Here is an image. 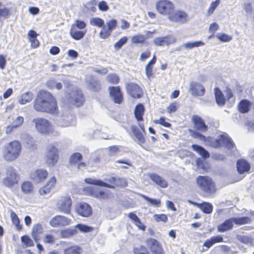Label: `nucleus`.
<instances>
[{
    "label": "nucleus",
    "mask_w": 254,
    "mask_h": 254,
    "mask_svg": "<svg viewBox=\"0 0 254 254\" xmlns=\"http://www.w3.org/2000/svg\"><path fill=\"white\" fill-rule=\"evenodd\" d=\"M33 108L39 112L55 114L58 113V106L56 98L50 92L41 90L33 102Z\"/></svg>",
    "instance_id": "f257e3e1"
},
{
    "label": "nucleus",
    "mask_w": 254,
    "mask_h": 254,
    "mask_svg": "<svg viewBox=\"0 0 254 254\" xmlns=\"http://www.w3.org/2000/svg\"><path fill=\"white\" fill-rule=\"evenodd\" d=\"M189 131L193 138H198L200 140L205 142H208L210 143L211 147L215 148H221L224 145L227 148L232 149L235 146V144L231 138L227 134H220L218 138L212 139L211 137L205 136L198 131H194L191 129H189Z\"/></svg>",
    "instance_id": "f03ea898"
},
{
    "label": "nucleus",
    "mask_w": 254,
    "mask_h": 254,
    "mask_svg": "<svg viewBox=\"0 0 254 254\" xmlns=\"http://www.w3.org/2000/svg\"><path fill=\"white\" fill-rule=\"evenodd\" d=\"M91 25L102 27L99 35L102 39H107L110 37L112 32L115 30L118 26V21L116 19H111L106 22V26L104 25V21L101 18L94 17L90 20Z\"/></svg>",
    "instance_id": "7ed1b4c3"
},
{
    "label": "nucleus",
    "mask_w": 254,
    "mask_h": 254,
    "mask_svg": "<svg viewBox=\"0 0 254 254\" xmlns=\"http://www.w3.org/2000/svg\"><path fill=\"white\" fill-rule=\"evenodd\" d=\"M196 183L200 190L207 195L213 194L217 189L212 179L207 176H198L196 179Z\"/></svg>",
    "instance_id": "20e7f679"
},
{
    "label": "nucleus",
    "mask_w": 254,
    "mask_h": 254,
    "mask_svg": "<svg viewBox=\"0 0 254 254\" xmlns=\"http://www.w3.org/2000/svg\"><path fill=\"white\" fill-rule=\"evenodd\" d=\"M3 158L7 161L15 160L19 156L21 151V144L18 140L9 142L5 147Z\"/></svg>",
    "instance_id": "39448f33"
},
{
    "label": "nucleus",
    "mask_w": 254,
    "mask_h": 254,
    "mask_svg": "<svg viewBox=\"0 0 254 254\" xmlns=\"http://www.w3.org/2000/svg\"><path fill=\"white\" fill-rule=\"evenodd\" d=\"M85 195L96 198L100 200H105L109 199L111 196V192L107 190H100L97 188L87 186L83 189Z\"/></svg>",
    "instance_id": "423d86ee"
},
{
    "label": "nucleus",
    "mask_w": 254,
    "mask_h": 254,
    "mask_svg": "<svg viewBox=\"0 0 254 254\" xmlns=\"http://www.w3.org/2000/svg\"><path fill=\"white\" fill-rule=\"evenodd\" d=\"M125 88L127 95L133 99H138L144 96L143 88L138 84L129 82L126 83Z\"/></svg>",
    "instance_id": "0eeeda50"
},
{
    "label": "nucleus",
    "mask_w": 254,
    "mask_h": 254,
    "mask_svg": "<svg viewBox=\"0 0 254 254\" xmlns=\"http://www.w3.org/2000/svg\"><path fill=\"white\" fill-rule=\"evenodd\" d=\"M72 204L70 196L66 194L60 196L57 202L56 207L60 212L69 214L71 212Z\"/></svg>",
    "instance_id": "6e6552de"
},
{
    "label": "nucleus",
    "mask_w": 254,
    "mask_h": 254,
    "mask_svg": "<svg viewBox=\"0 0 254 254\" xmlns=\"http://www.w3.org/2000/svg\"><path fill=\"white\" fill-rule=\"evenodd\" d=\"M155 7L159 13L168 17L171 12L175 9V5L169 0H159L156 3Z\"/></svg>",
    "instance_id": "1a4fd4ad"
},
{
    "label": "nucleus",
    "mask_w": 254,
    "mask_h": 254,
    "mask_svg": "<svg viewBox=\"0 0 254 254\" xmlns=\"http://www.w3.org/2000/svg\"><path fill=\"white\" fill-rule=\"evenodd\" d=\"M35 127L42 134H48L52 132L53 129L49 121L44 118H36L33 120Z\"/></svg>",
    "instance_id": "9d476101"
},
{
    "label": "nucleus",
    "mask_w": 254,
    "mask_h": 254,
    "mask_svg": "<svg viewBox=\"0 0 254 254\" xmlns=\"http://www.w3.org/2000/svg\"><path fill=\"white\" fill-rule=\"evenodd\" d=\"M19 175L13 168H9L6 172V176L2 180L3 184L8 188H11L18 184Z\"/></svg>",
    "instance_id": "9b49d317"
},
{
    "label": "nucleus",
    "mask_w": 254,
    "mask_h": 254,
    "mask_svg": "<svg viewBox=\"0 0 254 254\" xmlns=\"http://www.w3.org/2000/svg\"><path fill=\"white\" fill-rule=\"evenodd\" d=\"M107 181L109 183L104 182L100 180L94 179L90 178H87L84 179V182L88 184L112 189L116 188L117 178L111 177L108 179Z\"/></svg>",
    "instance_id": "f8f14e48"
},
{
    "label": "nucleus",
    "mask_w": 254,
    "mask_h": 254,
    "mask_svg": "<svg viewBox=\"0 0 254 254\" xmlns=\"http://www.w3.org/2000/svg\"><path fill=\"white\" fill-rule=\"evenodd\" d=\"M168 18L173 22L185 23L188 20V15L183 10H174L168 15Z\"/></svg>",
    "instance_id": "ddd939ff"
},
{
    "label": "nucleus",
    "mask_w": 254,
    "mask_h": 254,
    "mask_svg": "<svg viewBox=\"0 0 254 254\" xmlns=\"http://www.w3.org/2000/svg\"><path fill=\"white\" fill-rule=\"evenodd\" d=\"M71 220L63 215H57L53 217L50 221L49 224L52 227L60 228L69 225Z\"/></svg>",
    "instance_id": "4468645a"
},
{
    "label": "nucleus",
    "mask_w": 254,
    "mask_h": 254,
    "mask_svg": "<svg viewBox=\"0 0 254 254\" xmlns=\"http://www.w3.org/2000/svg\"><path fill=\"white\" fill-rule=\"evenodd\" d=\"M59 159V151L55 146L52 145L49 148L46 156V163L49 166H54Z\"/></svg>",
    "instance_id": "2eb2a0df"
},
{
    "label": "nucleus",
    "mask_w": 254,
    "mask_h": 254,
    "mask_svg": "<svg viewBox=\"0 0 254 254\" xmlns=\"http://www.w3.org/2000/svg\"><path fill=\"white\" fill-rule=\"evenodd\" d=\"M109 92L110 97L116 104H120L124 101V95L119 86H109Z\"/></svg>",
    "instance_id": "dca6fc26"
},
{
    "label": "nucleus",
    "mask_w": 254,
    "mask_h": 254,
    "mask_svg": "<svg viewBox=\"0 0 254 254\" xmlns=\"http://www.w3.org/2000/svg\"><path fill=\"white\" fill-rule=\"evenodd\" d=\"M49 175L48 171L45 169H37L30 174V179L37 183L44 182Z\"/></svg>",
    "instance_id": "f3484780"
},
{
    "label": "nucleus",
    "mask_w": 254,
    "mask_h": 254,
    "mask_svg": "<svg viewBox=\"0 0 254 254\" xmlns=\"http://www.w3.org/2000/svg\"><path fill=\"white\" fill-rule=\"evenodd\" d=\"M146 244L153 254H165L161 244L155 239H147Z\"/></svg>",
    "instance_id": "a211bd4d"
},
{
    "label": "nucleus",
    "mask_w": 254,
    "mask_h": 254,
    "mask_svg": "<svg viewBox=\"0 0 254 254\" xmlns=\"http://www.w3.org/2000/svg\"><path fill=\"white\" fill-rule=\"evenodd\" d=\"M77 213L85 217H89L92 214V209L89 204L86 202H80L75 207Z\"/></svg>",
    "instance_id": "6ab92c4d"
},
{
    "label": "nucleus",
    "mask_w": 254,
    "mask_h": 254,
    "mask_svg": "<svg viewBox=\"0 0 254 254\" xmlns=\"http://www.w3.org/2000/svg\"><path fill=\"white\" fill-rule=\"evenodd\" d=\"M191 121L197 131L205 132L208 130V126L205 124L204 120L200 117L197 115H193L192 116Z\"/></svg>",
    "instance_id": "aec40b11"
},
{
    "label": "nucleus",
    "mask_w": 254,
    "mask_h": 254,
    "mask_svg": "<svg viewBox=\"0 0 254 254\" xmlns=\"http://www.w3.org/2000/svg\"><path fill=\"white\" fill-rule=\"evenodd\" d=\"M57 183V179L55 176L52 177L46 184L39 190L40 195H45L50 192Z\"/></svg>",
    "instance_id": "412c9836"
},
{
    "label": "nucleus",
    "mask_w": 254,
    "mask_h": 254,
    "mask_svg": "<svg viewBox=\"0 0 254 254\" xmlns=\"http://www.w3.org/2000/svg\"><path fill=\"white\" fill-rule=\"evenodd\" d=\"M190 90L194 96H202L205 92L204 86L196 82H191L190 84Z\"/></svg>",
    "instance_id": "4be33fe9"
},
{
    "label": "nucleus",
    "mask_w": 254,
    "mask_h": 254,
    "mask_svg": "<svg viewBox=\"0 0 254 254\" xmlns=\"http://www.w3.org/2000/svg\"><path fill=\"white\" fill-rule=\"evenodd\" d=\"M237 170L239 174H243L248 173L251 169V165L249 162L245 159H238L236 163Z\"/></svg>",
    "instance_id": "5701e85b"
},
{
    "label": "nucleus",
    "mask_w": 254,
    "mask_h": 254,
    "mask_svg": "<svg viewBox=\"0 0 254 254\" xmlns=\"http://www.w3.org/2000/svg\"><path fill=\"white\" fill-rule=\"evenodd\" d=\"M148 176L154 183L160 188L164 189L168 186L167 181L157 174L150 173Z\"/></svg>",
    "instance_id": "b1692460"
},
{
    "label": "nucleus",
    "mask_w": 254,
    "mask_h": 254,
    "mask_svg": "<svg viewBox=\"0 0 254 254\" xmlns=\"http://www.w3.org/2000/svg\"><path fill=\"white\" fill-rule=\"evenodd\" d=\"M155 30L152 32L150 31H147L146 33L147 36L140 34L135 35L131 37V42L132 43L134 44H144L145 42L147 37H149V34H152L155 33Z\"/></svg>",
    "instance_id": "393cba45"
},
{
    "label": "nucleus",
    "mask_w": 254,
    "mask_h": 254,
    "mask_svg": "<svg viewBox=\"0 0 254 254\" xmlns=\"http://www.w3.org/2000/svg\"><path fill=\"white\" fill-rule=\"evenodd\" d=\"M190 203L199 208L204 213L210 214L213 211V205L209 202L197 203L190 201Z\"/></svg>",
    "instance_id": "a878e982"
},
{
    "label": "nucleus",
    "mask_w": 254,
    "mask_h": 254,
    "mask_svg": "<svg viewBox=\"0 0 254 254\" xmlns=\"http://www.w3.org/2000/svg\"><path fill=\"white\" fill-rule=\"evenodd\" d=\"M145 111V107L141 103L137 104L135 107L134 115L135 118L138 123L143 121V116Z\"/></svg>",
    "instance_id": "bb28decb"
},
{
    "label": "nucleus",
    "mask_w": 254,
    "mask_h": 254,
    "mask_svg": "<svg viewBox=\"0 0 254 254\" xmlns=\"http://www.w3.org/2000/svg\"><path fill=\"white\" fill-rule=\"evenodd\" d=\"M233 224L232 217L226 219L223 223L218 226L217 230L221 233L230 230L233 227Z\"/></svg>",
    "instance_id": "cd10ccee"
},
{
    "label": "nucleus",
    "mask_w": 254,
    "mask_h": 254,
    "mask_svg": "<svg viewBox=\"0 0 254 254\" xmlns=\"http://www.w3.org/2000/svg\"><path fill=\"white\" fill-rule=\"evenodd\" d=\"M86 33V30H78L74 25H72L69 31L70 36L75 40L82 39Z\"/></svg>",
    "instance_id": "c85d7f7f"
},
{
    "label": "nucleus",
    "mask_w": 254,
    "mask_h": 254,
    "mask_svg": "<svg viewBox=\"0 0 254 254\" xmlns=\"http://www.w3.org/2000/svg\"><path fill=\"white\" fill-rule=\"evenodd\" d=\"M73 104L77 107L81 106L84 102L83 95L80 90H76L73 94Z\"/></svg>",
    "instance_id": "c756f323"
},
{
    "label": "nucleus",
    "mask_w": 254,
    "mask_h": 254,
    "mask_svg": "<svg viewBox=\"0 0 254 254\" xmlns=\"http://www.w3.org/2000/svg\"><path fill=\"white\" fill-rule=\"evenodd\" d=\"M128 217L132 220L138 229L144 231L146 230V226L142 223L139 218L134 212H130L128 214Z\"/></svg>",
    "instance_id": "7c9ffc66"
},
{
    "label": "nucleus",
    "mask_w": 254,
    "mask_h": 254,
    "mask_svg": "<svg viewBox=\"0 0 254 254\" xmlns=\"http://www.w3.org/2000/svg\"><path fill=\"white\" fill-rule=\"evenodd\" d=\"M214 91L216 103L220 106H223L226 103V99L223 93L218 87H215Z\"/></svg>",
    "instance_id": "2f4dec72"
},
{
    "label": "nucleus",
    "mask_w": 254,
    "mask_h": 254,
    "mask_svg": "<svg viewBox=\"0 0 254 254\" xmlns=\"http://www.w3.org/2000/svg\"><path fill=\"white\" fill-rule=\"evenodd\" d=\"M38 34L33 30H30L28 33V38L31 43V47L32 48L35 49L38 48L40 45V42L37 39Z\"/></svg>",
    "instance_id": "473e14b6"
},
{
    "label": "nucleus",
    "mask_w": 254,
    "mask_h": 254,
    "mask_svg": "<svg viewBox=\"0 0 254 254\" xmlns=\"http://www.w3.org/2000/svg\"><path fill=\"white\" fill-rule=\"evenodd\" d=\"M157 61V58L154 55L151 59V60L147 63L145 66V74L147 77L148 79H150L153 77V69L154 64H155Z\"/></svg>",
    "instance_id": "72a5a7b5"
},
{
    "label": "nucleus",
    "mask_w": 254,
    "mask_h": 254,
    "mask_svg": "<svg viewBox=\"0 0 254 254\" xmlns=\"http://www.w3.org/2000/svg\"><path fill=\"white\" fill-rule=\"evenodd\" d=\"M131 129L135 137L137 139L139 144L142 145L145 142V138L138 127L135 125L131 127Z\"/></svg>",
    "instance_id": "f704fd0d"
},
{
    "label": "nucleus",
    "mask_w": 254,
    "mask_h": 254,
    "mask_svg": "<svg viewBox=\"0 0 254 254\" xmlns=\"http://www.w3.org/2000/svg\"><path fill=\"white\" fill-rule=\"evenodd\" d=\"M223 242V238L221 235H218L211 237L209 239L206 240L204 243L203 246L209 249L214 244L217 243Z\"/></svg>",
    "instance_id": "c9c22d12"
},
{
    "label": "nucleus",
    "mask_w": 254,
    "mask_h": 254,
    "mask_svg": "<svg viewBox=\"0 0 254 254\" xmlns=\"http://www.w3.org/2000/svg\"><path fill=\"white\" fill-rule=\"evenodd\" d=\"M43 232V228L42 225L40 223L35 225L31 232V235L34 240L37 242L40 240L39 235Z\"/></svg>",
    "instance_id": "e433bc0d"
},
{
    "label": "nucleus",
    "mask_w": 254,
    "mask_h": 254,
    "mask_svg": "<svg viewBox=\"0 0 254 254\" xmlns=\"http://www.w3.org/2000/svg\"><path fill=\"white\" fill-rule=\"evenodd\" d=\"M251 107V103L247 99L242 100L238 105V111L243 114L249 112Z\"/></svg>",
    "instance_id": "4c0bfd02"
},
{
    "label": "nucleus",
    "mask_w": 254,
    "mask_h": 254,
    "mask_svg": "<svg viewBox=\"0 0 254 254\" xmlns=\"http://www.w3.org/2000/svg\"><path fill=\"white\" fill-rule=\"evenodd\" d=\"M21 189L24 194H29L33 192L34 187L30 181H25L21 183Z\"/></svg>",
    "instance_id": "58836bf2"
},
{
    "label": "nucleus",
    "mask_w": 254,
    "mask_h": 254,
    "mask_svg": "<svg viewBox=\"0 0 254 254\" xmlns=\"http://www.w3.org/2000/svg\"><path fill=\"white\" fill-rule=\"evenodd\" d=\"M191 148L204 159H207L210 157L209 152L201 146L194 144L191 145Z\"/></svg>",
    "instance_id": "ea45409f"
},
{
    "label": "nucleus",
    "mask_w": 254,
    "mask_h": 254,
    "mask_svg": "<svg viewBox=\"0 0 254 254\" xmlns=\"http://www.w3.org/2000/svg\"><path fill=\"white\" fill-rule=\"evenodd\" d=\"M153 43L157 46H168L172 43L168 36L157 37L153 40Z\"/></svg>",
    "instance_id": "a19ab883"
},
{
    "label": "nucleus",
    "mask_w": 254,
    "mask_h": 254,
    "mask_svg": "<svg viewBox=\"0 0 254 254\" xmlns=\"http://www.w3.org/2000/svg\"><path fill=\"white\" fill-rule=\"evenodd\" d=\"M77 233L75 229H65L62 230L60 232L61 237L64 239H68Z\"/></svg>",
    "instance_id": "79ce46f5"
},
{
    "label": "nucleus",
    "mask_w": 254,
    "mask_h": 254,
    "mask_svg": "<svg viewBox=\"0 0 254 254\" xmlns=\"http://www.w3.org/2000/svg\"><path fill=\"white\" fill-rule=\"evenodd\" d=\"M33 98V93L31 92L28 91L21 95L18 102L20 104L24 105L31 101Z\"/></svg>",
    "instance_id": "37998d69"
},
{
    "label": "nucleus",
    "mask_w": 254,
    "mask_h": 254,
    "mask_svg": "<svg viewBox=\"0 0 254 254\" xmlns=\"http://www.w3.org/2000/svg\"><path fill=\"white\" fill-rule=\"evenodd\" d=\"M12 224L15 226L16 230L21 231L22 229V225L20 224V220L17 214L11 211L10 214Z\"/></svg>",
    "instance_id": "c03bdc74"
},
{
    "label": "nucleus",
    "mask_w": 254,
    "mask_h": 254,
    "mask_svg": "<svg viewBox=\"0 0 254 254\" xmlns=\"http://www.w3.org/2000/svg\"><path fill=\"white\" fill-rule=\"evenodd\" d=\"M234 223L237 225H242L250 224L252 222V219L248 216L241 217H232Z\"/></svg>",
    "instance_id": "a18cd8bd"
},
{
    "label": "nucleus",
    "mask_w": 254,
    "mask_h": 254,
    "mask_svg": "<svg viewBox=\"0 0 254 254\" xmlns=\"http://www.w3.org/2000/svg\"><path fill=\"white\" fill-rule=\"evenodd\" d=\"M82 252V248L78 246H72L64 251V254H81Z\"/></svg>",
    "instance_id": "49530a36"
},
{
    "label": "nucleus",
    "mask_w": 254,
    "mask_h": 254,
    "mask_svg": "<svg viewBox=\"0 0 254 254\" xmlns=\"http://www.w3.org/2000/svg\"><path fill=\"white\" fill-rule=\"evenodd\" d=\"M108 82L112 84H118L120 81V76L116 73H110L107 76Z\"/></svg>",
    "instance_id": "de8ad7c7"
},
{
    "label": "nucleus",
    "mask_w": 254,
    "mask_h": 254,
    "mask_svg": "<svg viewBox=\"0 0 254 254\" xmlns=\"http://www.w3.org/2000/svg\"><path fill=\"white\" fill-rule=\"evenodd\" d=\"M21 241L25 248L31 247L34 246V243L32 239L28 235H24L21 237Z\"/></svg>",
    "instance_id": "09e8293b"
},
{
    "label": "nucleus",
    "mask_w": 254,
    "mask_h": 254,
    "mask_svg": "<svg viewBox=\"0 0 254 254\" xmlns=\"http://www.w3.org/2000/svg\"><path fill=\"white\" fill-rule=\"evenodd\" d=\"M82 160V155L78 152L72 154L69 158V163L71 165H75Z\"/></svg>",
    "instance_id": "8fccbe9b"
},
{
    "label": "nucleus",
    "mask_w": 254,
    "mask_h": 254,
    "mask_svg": "<svg viewBox=\"0 0 254 254\" xmlns=\"http://www.w3.org/2000/svg\"><path fill=\"white\" fill-rule=\"evenodd\" d=\"M204 45V43L202 41H195L193 42H188L183 45V47L186 49H191L194 47H198Z\"/></svg>",
    "instance_id": "3c124183"
},
{
    "label": "nucleus",
    "mask_w": 254,
    "mask_h": 254,
    "mask_svg": "<svg viewBox=\"0 0 254 254\" xmlns=\"http://www.w3.org/2000/svg\"><path fill=\"white\" fill-rule=\"evenodd\" d=\"M75 228L78 229L81 232L87 233L93 231L94 228L92 227L83 224H78Z\"/></svg>",
    "instance_id": "603ef678"
},
{
    "label": "nucleus",
    "mask_w": 254,
    "mask_h": 254,
    "mask_svg": "<svg viewBox=\"0 0 254 254\" xmlns=\"http://www.w3.org/2000/svg\"><path fill=\"white\" fill-rule=\"evenodd\" d=\"M153 218L156 222L162 221L164 223H166L168 220L167 215L165 214H154L153 216Z\"/></svg>",
    "instance_id": "864d4df0"
},
{
    "label": "nucleus",
    "mask_w": 254,
    "mask_h": 254,
    "mask_svg": "<svg viewBox=\"0 0 254 254\" xmlns=\"http://www.w3.org/2000/svg\"><path fill=\"white\" fill-rule=\"evenodd\" d=\"M143 198L152 206L159 207L161 205V200L160 199L151 198L146 195H143Z\"/></svg>",
    "instance_id": "5fc2aeb1"
},
{
    "label": "nucleus",
    "mask_w": 254,
    "mask_h": 254,
    "mask_svg": "<svg viewBox=\"0 0 254 254\" xmlns=\"http://www.w3.org/2000/svg\"><path fill=\"white\" fill-rule=\"evenodd\" d=\"M133 251L134 254H150L146 248L142 245L139 247L134 248Z\"/></svg>",
    "instance_id": "6e6d98bb"
},
{
    "label": "nucleus",
    "mask_w": 254,
    "mask_h": 254,
    "mask_svg": "<svg viewBox=\"0 0 254 254\" xmlns=\"http://www.w3.org/2000/svg\"><path fill=\"white\" fill-rule=\"evenodd\" d=\"M153 122L155 124H159L166 127H170L172 126L170 123L166 121L165 118L163 117L158 120H154Z\"/></svg>",
    "instance_id": "4d7b16f0"
},
{
    "label": "nucleus",
    "mask_w": 254,
    "mask_h": 254,
    "mask_svg": "<svg viewBox=\"0 0 254 254\" xmlns=\"http://www.w3.org/2000/svg\"><path fill=\"white\" fill-rule=\"evenodd\" d=\"M56 240V239L53 235L47 234L44 238L43 241L45 244H54Z\"/></svg>",
    "instance_id": "13d9d810"
},
{
    "label": "nucleus",
    "mask_w": 254,
    "mask_h": 254,
    "mask_svg": "<svg viewBox=\"0 0 254 254\" xmlns=\"http://www.w3.org/2000/svg\"><path fill=\"white\" fill-rule=\"evenodd\" d=\"M127 41V38L124 36L119 40L115 44L114 48L116 50H119L125 44Z\"/></svg>",
    "instance_id": "bf43d9fd"
},
{
    "label": "nucleus",
    "mask_w": 254,
    "mask_h": 254,
    "mask_svg": "<svg viewBox=\"0 0 254 254\" xmlns=\"http://www.w3.org/2000/svg\"><path fill=\"white\" fill-rule=\"evenodd\" d=\"M216 37L220 41L223 42H228L230 41L232 39V38L231 36H229L225 33L217 35Z\"/></svg>",
    "instance_id": "052dcab7"
},
{
    "label": "nucleus",
    "mask_w": 254,
    "mask_h": 254,
    "mask_svg": "<svg viewBox=\"0 0 254 254\" xmlns=\"http://www.w3.org/2000/svg\"><path fill=\"white\" fill-rule=\"evenodd\" d=\"M220 3V0H216L214 1H213L211 4L210 7H209L207 11V13L208 15H210L212 14L216 8L218 6V5Z\"/></svg>",
    "instance_id": "680f3d73"
},
{
    "label": "nucleus",
    "mask_w": 254,
    "mask_h": 254,
    "mask_svg": "<svg viewBox=\"0 0 254 254\" xmlns=\"http://www.w3.org/2000/svg\"><path fill=\"white\" fill-rule=\"evenodd\" d=\"M90 85L91 89L95 92H98L101 89V84L98 81L94 80L90 82Z\"/></svg>",
    "instance_id": "e2e57ef3"
},
{
    "label": "nucleus",
    "mask_w": 254,
    "mask_h": 254,
    "mask_svg": "<svg viewBox=\"0 0 254 254\" xmlns=\"http://www.w3.org/2000/svg\"><path fill=\"white\" fill-rule=\"evenodd\" d=\"M128 185L127 182L124 178H117L116 187L125 188Z\"/></svg>",
    "instance_id": "0e129e2a"
},
{
    "label": "nucleus",
    "mask_w": 254,
    "mask_h": 254,
    "mask_svg": "<svg viewBox=\"0 0 254 254\" xmlns=\"http://www.w3.org/2000/svg\"><path fill=\"white\" fill-rule=\"evenodd\" d=\"M98 8L100 10L102 11H106L109 9V7L107 2L104 0L101 1L99 2Z\"/></svg>",
    "instance_id": "69168bd1"
},
{
    "label": "nucleus",
    "mask_w": 254,
    "mask_h": 254,
    "mask_svg": "<svg viewBox=\"0 0 254 254\" xmlns=\"http://www.w3.org/2000/svg\"><path fill=\"white\" fill-rule=\"evenodd\" d=\"M178 103L176 102H173L167 107V112L172 113L176 112L178 109Z\"/></svg>",
    "instance_id": "338daca9"
},
{
    "label": "nucleus",
    "mask_w": 254,
    "mask_h": 254,
    "mask_svg": "<svg viewBox=\"0 0 254 254\" xmlns=\"http://www.w3.org/2000/svg\"><path fill=\"white\" fill-rule=\"evenodd\" d=\"M108 151L110 155H114L120 152V146L118 145H112L108 147Z\"/></svg>",
    "instance_id": "774afa93"
}]
</instances>
